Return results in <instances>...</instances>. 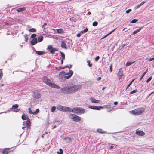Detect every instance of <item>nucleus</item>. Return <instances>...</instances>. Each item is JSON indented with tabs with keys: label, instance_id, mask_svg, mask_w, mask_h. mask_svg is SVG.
I'll return each mask as SVG.
<instances>
[{
	"label": "nucleus",
	"instance_id": "a878e982",
	"mask_svg": "<svg viewBox=\"0 0 154 154\" xmlns=\"http://www.w3.org/2000/svg\"><path fill=\"white\" fill-rule=\"evenodd\" d=\"M67 108H68V109H66V111H68L69 112H74L73 108L72 109H71L70 108L67 107Z\"/></svg>",
	"mask_w": 154,
	"mask_h": 154
},
{
	"label": "nucleus",
	"instance_id": "7c9ffc66",
	"mask_svg": "<svg viewBox=\"0 0 154 154\" xmlns=\"http://www.w3.org/2000/svg\"><path fill=\"white\" fill-rule=\"evenodd\" d=\"M60 53L61 54V56L62 57V59L63 60H65V55L62 52H61V51L60 52Z\"/></svg>",
	"mask_w": 154,
	"mask_h": 154
},
{
	"label": "nucleus",
	"instance_id": "f704fd0d",
	"mask_svg": "<svg viewBox=\"0 0 154 154\" xmlns=\"http://www.w3.org/2000/svg\"><path fill=\"white\" fill-rule=\"evenodd\" d=\"M138 21V20L137 19H133L131 21V23H135L137 22Z\"/></svg>",
	"mask_w": 154,
	"mask_h": 154
},
{
	"label": "nucleus",
	"instance_id": "ddd939ff",
	"mask_svg": "<svg viewBox=\"0 0 154 154\" xmlns=\"http://www.w3.org/2000/svg\"><path fill=\"white\" fill-rule=\"evenodd\" d=\"M28 111L30 114L36 115L39 112V110L38 109H37L35 111L32 112L31 109L30 108H29L28 109Z\"/></svg>",
	"mask_w": 154,
	"mask_h": 154
},
{
	"label": "nucleus",
	"instance_id": "cd10ccee",
	"mask_svg": "<svg viewBox=\"0 0 154 154\" xmlns=\"http://www.w3.org/2000/svg\"><path fill=\"white\" fill-rule=\"evenodd\" d=\"M43 39V37L42 36H41L38 38V42H40L42 41Z\"/></svg>",
	"mask_w": 154,
	"mask_h": 154
},
{
	"label": "nucleus",
	"instance_id": "5fc2aeb1",
	"mask_svg": "<svg viewBox=\"0 0 154 154\" xmlns=\"http://www.w3.org/2000/svg\"><path fill=\"white\" fill-rule=\"evenodd\" d=\"M76 36L78 37H79L81 36V34L80 33H78L76 35Z\"/></svg>",
	"mask_w": 154,
	"mask_h": 154
},
{
	"label": "nucleus",
	"instance_id": "6ab92c4d",
	"mask_svg": "<svg viewBox=\"0 0 154 154\" xmlns=\"http://www.w3.org/2000/svg\"><path fill=\"white\" fill-rule=\"evenodd\" d=\"M37 43V40L36 38H34L32 40L30 43L32 45H34Z\"/></svg>",
	"mask_w": 154,
	"mask_h": 154
},
{
	"label": "nucleus",
	"instance_id": "aec40b11",
	"mask_svg": "<svg viewBox=\"0 0 154 154\" xmlns=\"http://www.w3.org/2000/svg\"><path fill=\"white\" fill-rule=\"evenodd\" d=\"M143 27H141L139 29H137L136 30L134 31L132 34V35H135V34L139 32L142 29H143Z\"/></svg>",
	"mask_w": 154,
	"mask_h": 154
},
{
	"label": "nucleus",
	"instance_id": "1a4fd4ad",
	"mask_svg": "<svg viewBox=\"0 0 154 154\" xmlns=\"http://www.w3.org/2000/svg\"><path fill=\"white\" fill-rule=\"evenodd\" d=\"M61 92L65 94L70 93L69 87L66 86L62 88L61 89Z\"/></svg>",
	"mask_w": 154,
	"mask_h": 154
},
{
	"label": "nucleus",
	"instance_id": "338daca9",
	"mask_svg": "<svg viewBox=\"0 0 154 154\" xmlns=\"http://www.w3.org/2000/svg\"><path fill=\"white\" fill-rule=\"evenodd\" d=\"M126 44H123V45H122V47H124L126 45Z\"/></svg>",
	"mask_w": 154,
	"mask_h": 154
},
{
	"label": "nucleus",
	"instance_id": "39448f33",
	"mask_svg": "<svg viewBox=\"0 0 154 154\" xmlns=\"http://www.w3.org/2000/svg\"><path fill=\"white\" fill-rule=\"evenodd\" d=\"M81 88V86L79 85H75L71 87H69L70 93H74L77 91Z\"/></svg>",
	"mask_w": 154,
	"mask_h": 154
},
{
	"label": "nucleus",
	"instance_id": "f03ea898",
	"mask_svg": "<svg viewBox=\"0 0 154 154\" xmlns=\"http://www.w3.org/2000/svg\"><path fill=\"white\" fill-rule=\"evenodd\" d=\"M43 82L49 86L53 88L59 89L60 87L57 85L52 83L51 81L46 76H44L43 78Z\"/></svg>",
	"mask_w": 154,
	"mask_h": 154
},
{
	"label": "nucleus",
	"instance_id": "72a5a7b5",
	"mask_svg": "<svg viewBox=\"0 0 154 154\" xmlns=\"http://www.w3.org/2000/svg\"><path fill=\"white\" fill-rule=\"evenodd\" d=\"M88 31V28H86L84 29L81 32V33L82 34H83L87 32Z\"/></svg>",
	"mask_w": 154,
	"mask_h": 154
},
{
	"label": "nucleus",
	"instance_id": "680f3d73",
	"mask_svg": "<svg viewBox=\"0 0 154 154\" xmlns=\"http://www.w3.org/2000/svg\"><path fill=\"white\" fill-rule=\"evenodd\" d=\"M113 146L112 145H111L110 146V149H113Z\"/></svg>",
	"mask_w": 154,
	"mask_h": 154
},
{
	"label": "nucleus",
	"instance_id": "ea45409f",
	"mask_svg": "<svg viewBox=\"0 0 154 154\" xmlns=\"http://www.w3.org/2000/svg\"><path fill=\"white\" fill-rule=\"evenodd\" d=\"M137 91H138L137 89L135 90H134L132 91L129 94H132L135 93L137 92Z\"/></svg>",
	"mask_w": 154,
	"mask_h": 154
},
{
	"label": "nucleus",
	"instance_id": "393cba45",
	"mask_svg": "<svg viewBox=\"0 0 154 154\" xmlns=\"http://www.w3.org/2000/svg\"><path fill=\"white\" fill-rule=\"evenodd\" d=\"M44 52L42 51H36V53L38 55H42Z\"/></svg>",
	"mask_w": 154,
	"mask_h": 154
},
{
	"label": "nucleus",
	"instance_id": "c9c22d12",
	"mask_svg": "<svg viewBox=\"0 0 154 154\" xmlns=\"http://www.w3.org/2000/svg\"><path fill=\"white\" fill-rule=\"evenodd\" d=\"M59 151H60V152H57V153L58 154H62L63 153V150L61 149V148H60L59 149Z\"/></svg>",
	"mask_w": 154,
	"mask_h": 154
},
{
	"label": "nucleus",
	"instance_id": "49530a36",
	"mask_svg": "<svg viewBox=\"0 0 154 154\" xmlns=\"http://www.w3.org/2000/svg\"><path fill=\"white\" fill-rule=\"evenodd\" d=\"M152 79V77L151 76L149 77L146 80V82L148 83Z\"/></svg>",
	"mask_w": 154,
	"mask_h": 154
},
{
	"label": "nucleus",
	"instance_id": "3c124183",
	"mask_svg": "<svg viewBox=\"0 0 154 154\" xmlns=\"http://www.w3.org/2000/svg\"><path fill=\"white\" fill-rule=\"evenodd\" d=\"M116 29V28H115V29H113L112 31H111L109 33H108L107 34L108 35H109L111 34Z\"/></svg>",
	"mask_w": 154,
	"mask_h": 154
},
{
	"label": "nucleus",
	"instance_id": "4468645a",
	"mask_svg": "<svg viewBox=\"0 0 154 154\" xmlns=\"http://www.w3.org/2000/svg\"><path fill=\"white\" fill-rule=\"evenodd\" d=\"M11 151L10 150V148H6L4 149L2 151V153L3 154H8L10 152H11Z\"/></svg>",
	"mask_w": 154,
	"mask_h": 154
},
{
	"label": "nucleus",
	"instance_id": "8fccbe9b",
	"mask_svg": "<svg viewBox=\"0 0 154 154\" xmlns=\"http://www.w3.org/2000/svg\"><path fill=\"white\" fill-rule=\"evenodd\" d=\"M100 58V57L99 56H97L95 58V60L96 61H98Z\"/></svg>",
	"mask_w": 154,
	"mask_h": 154
},
{
	"label": "nucleus",
	"instance_id": "de8ad7c7",
	"mask_svg": "<svg viewBox=\"0 0 154 154\" xmlns=\"http://www.w3.org/2000/svg\"><path fill=\"white\" fill-rule=\"evenodd\" d=\"M104 106L106 108H109L110 106L111 105L109 104L106 105Z\"/></svg>",
	"mask_w": 154,
	"mask_h": 154
},
{
	"label": "nucleus",
	"instance_id": "0e129e2a",
	"mask_svg": "<svg viewBox=\"0 0 154 154\" xmlns=\"http://www.w3.org/2000/svg\"><path fill=\"white\" fill-rule=\"evenodd\" d=\"M45 135V134H43L42 136V138H44V136Z\"/></svg>",
	"mask_w": 154,
	"mask_h": 154
},
{
	"label": "nucleus",
	"instance_id": "20e7f679",
	"mask_svg": "<svg viewBox=\"0 0 154 154\" xmlns=\"http://www.w3.org/2000/svg\"><path fill=\"white\" fill-rule=\"evenodd\" d=\"M145 109L143 107L138 108L131 111L132 113L135 115L141 114L144 111Z\"/></svg>",
	"mask_w": 154,
	"mask_h": 154
},
{
	"label": "nucleus",
	"instance_id": "37998d69",
	"mask_svg": "<svg viewBox=\"0 0 154 154\" xmlns=\"http://www.w3.org/2000/svg\"><path fill=\"white\" fill-rule=\"evenodd\" d=\"M36 36V34L34 33L31 36V38H34Z\"/></svg>",
	"mask_w": 154,
	"mask_h": 154
},
{
	"label": "nucleus",
	"instance_id": "864d4df0",
	"mask_svg": "<svg viewBox=\"0 0 154 154\" xmlns=\"http://www.w3.org/2000/svg\"><path fill=\"white\" fill-rule=\"evenodd\" d=\"M47 25V23H44L43 25L42 26V28L44 30L45 29V28H44V26L45 25Z\"/></svg>",
	"mask_w": 154,
	"mask_h": 154
},
{
	"label": "nucleus",
	"instance_id": "f257e3e1",
	"mask_svg": "<svg viewBox=\"0 0 154 154\" xmlns=\"http://www.w3.org/2000/svg\"><path fill=\"white\" fill-rule=\"evenodd\" d=\"M69 73L70 75L66 76V73L64 71H62L59 74V78L61 81L63 82L64 79H68L71 77L73 74L72 70H69Z\"/></svg>",
	"mask_w": 154,
	"mask_h": 154
},
{
	"label": "nucleus",
	"instance_id": "b1692460",
	"mask_svg": "<svg viewBox=\"0 0 154 154\" xmlns=\"http://www.w3.org/2000/svg\"><path fill=\"white\" fill-rule=\"evenodd\" d=\"M134 62V61H133V62H127L125 64V66H129L130 65H131Z\"/></svg>",
	"mask_w": 154,
	"mask_h": 154
},
{
	"label": "nucleus",
	"instance_id": "69168bd1",
	"mask_svg": "<svg viewBox=\"0 0 154 154\" xmlns=\"http://www.w3.org/2000/svg\"><path fill=\"white\" fill-rule=\"evenodd\" d=\"M63 60V59H62V60H61V64H62L63 63V60Z\"/></svg>",
	"mask_w": 154,
	"mask_h": 154
},
{
	"label": "nucleus",
	"instance_id": "0eeeda50",
	"mask_svg": "<svg viewBox=\"0 0 154 154\" xmlns=\"http://www.w3.org/2000/svg\"><path fill=\"white\" fill-rule=\"evenodd\" d=\"M32 97L36 99H39L41 97V92L38 90L34 91L33 92Z\"/></svg>",
	"mask_w": 154,
	"mask_h": 154
},
{
	"label": "nucleus",
	"instance_id": "4be33fe9",
	"mask_svg": "<svg viewBox=\"0 0 154 154\" xmlns=\"http://www.w3.org/2000/svg\"><path fill=\"white\" fill-rule=\"evenodd\" d=\"M97 131L100 133H105L106 132V131H104L102 129H98L97 130Z\"/></svg>",
	"mask_w": 154,
	"mask_h": 154
},
{
	"label": "nucleus",
	"instance_id": "e2e57ef3",
	"mask_svg": "<svg viewBox=\"0 0 154 154\" xmlns=\"http://www.w3.org/2000/svg\"><path fill=\"white\" fill-rule=\"evenodd\" d=\"M114 104L115 105H116L118 104V102H116H116H114Z\"/></svg>",
	"mask_w": 154,
	"mask_h": 154
},
{
	"label": "nucleus",
	"instance_id": "6e6552de",
	"mask_svg": "<svg viewBox=\"0 0 154 154\" xmlns=\"http://www.w3.org/2000/svg\"><path fill=\"white\" fill-rule=\"evenodd\" d=\"M73 110L74 113L78 114H83L85 112V109L77 107L74 108Z\"/></svg>",
	"mask_w": 154,
	"mask_h": 154
},
{
	"label": "nucleus",
	"instance_id": "2eb2a0df",
	"mask_svg": "<svg viewBox=\"0 0 154 154\" xmlns=\"http://www.w3.org/2000/svg\"><path fill=\"white\" fill-rule=\"evenodd\" d=\"M19 106V105L17 104H15L13 105L12 107L11 108V109H17V110L14 111L15 112H18L19 110V109H17Z\"/></svg>",
	"mask_w": 154,
	"mask_h": 154
},
{
	"label": "nucleus",
	"instance_id": "e433bc0d",
	"mask_svg": "<svg viewBox=\"0 0 154 154\" xmlns=\"http://www.w3.org/2000/svg\"><path fill=\"white\" fill-rule=\"evenodd\" d=\"M98 23L97 21H95L93 22L92 25L94 26H96L98 25Z\"/></svg>",
	"mask_w": 154,
	"mask_h": 154
},
{
	"label": "nucleus",
	"instance_id": "9d476101",
	"mask_svg": "<svg viewBox=\"0 0 154 154\" xmlns=\"http://www.w3.org/2000/svg\"><path fill=\"white\" fill-rule=\"evenodd\" d=\"M52 45H49L48 48L51 54H54V52L57 51V49L55 48H53Z\"/></svg>",
	"mask_w": 154,
	"mask_h": 154
},
{
	"label": "nucleus",
	"instance_id": "dca6fc26",
	"mask_svg": "<svg viewBox=\"0 0 154 154\" xmlns=\"http://www.w3.org/2000/svg\"><path fill=\"white\" fill-rule=\"evenodd\" d=\"M122 68H120L119 71V74L118 75V77L119 79V80L120 79L122 78V76L124 74L122 71L121 72V70Z\"/></svg>",
	"mask_w": 154,
	"mask_h": 154
},
{
	"label": "nucleus",
	"instance_id": "13d9d810",
	"mask_svg": "<svg viewBox=\"0 0 154 154\" xmlns=\"http://www.w3.org/2000/svg\"><path fill=\"white\" fill-rule=\"evenodd\" d=\"M101 77H98L97 78V81H99L101 80Z\"/></svg>",
	"mask_w": 154,
	"mask_h": 154
},
{
	"label": "nucleus",
	"instance_id": "f3484780",
	"mask_svg": "<svg viewBox=\"0 0 154 154\" xmlns=\"http://www.w3.org/2000/svg\"><path fill=\"white\" fill-rule=\"evenodd\" d=\"M92 102L94 103H99L100 102V100H96L94 98L92 97L90 99Z\"/></svg>",
	"mask_w": 154,
	"mask_h": 154
},
{
	"label": "nucleus",
	"instance_id": "f8f14e48",
	"mask_svg": "<svg viewBox=\"0 0 154 154\" xmlns=\"http://www.w3.org/2000/svg\"><path fill=\"white\" fill-rule=\"evenodd\" d=\"M57 109L59 110L65 112L66 110V109H68V108H67L66 107L60 105L57 107Z\"/></svg>",
	"mask_w": 154,
	"mask_h": 154
},
{
	"label": "nucleus",
	"instance_id": "2f4dec72",
	"mask_svg": "<svg viewBox=\"0 0 154 154\" xmlns=\"http://www.w3.org/2000/svg\"><path fill=\"white\" fill-rule=\"evenodd\" d=\"M29 31L31 32H36V29L35 28H32L29 29Z\"/></svg>",
	"mask_w": 154,
	"mask_h": 154
},
{
	"label": "nucleus",
	"instance_id": "052dcab7",
	"mask_svg": "<svg viewBox=\"0 0 154 154\" xmlns=\"http://www.w3.org/2000/svg\"><path fill=\"white\" fill-rule=\"evenodd\" d=\"M91 14V12L90 11H88V12H87V15H90Z\"/></svg>",
	"mask_w": 154,
	"mask_h": 154
},
{
	"label": "nucleus",
	"instance_id": "5701e85b",
	"mask_svg": "<svg viewBox=\"0 0 154 154\" xmlns=\"http://www.w3.org/2000/svg\"><path fill=\"white\" fill-rule=\"evenodd\" d=\"M61 47L66 48V44L64 42H62L61 43Z\"/></svg>",
	"mask_w": 154,
	"mask_h": 154
},
{
	"label": "nucleus",
	"instance_id": "423d86ee",
	"mask_svg": "<svg viewBox=\"0 0 154 154\" xmlns=\"http://www.w3.org/2000/svg\"><path fill=\"white\" fill-rule=\"evenodd\" d=\"M69 116L70 119L74 121L79 122L80 121L81 119L80 117L73 114H70Z\"/></svg>",
	"mask_w": 154,
	"mask_h": 154
},
{
	"label": "nucleus",
	"instance_id": "a18cd8bd",
	"mask_svg": "<svg viewBox=\"0 0 154 154\" xmlns=\"http://www.w3.org/2000/svg\"><path fill=\"white\" fill-rule=\"evenodd\" d=\"M110 68V72H111L112 70V64H111L109 67Z\"/></svg>",
	"mask_w": 154,
	"mask_h": 154
},
{
	"label": "nucleus",
	"instance_id": "bb28decb",
	"mask_svg": "<svg viewBox=\"0 0 154 154\" xmlns=\"http://www.w3.org/2000/svg\"><path fill=\"white\" fill-rule=\"evenodd\" d=\"M148 71V70H147L145 72L143 73V74H142L141 77L140 79H139V81H140L142 79H143V78L144 77L146 74L147 72Z\"/></svg>",
	"mask_w": 154,
	"mask_h": 154
},
{
	"label": "nucleus",
	"instance_id": "09e8293b",
	"mask_svg": "<svg viewBox=\"0 0 154 154\" xmlns=\"http://www.w3.org/2000/svg\"><path fill=\"white\" fill-rule=\"evenodd\" d=\"M87 63H88V65L89 67H91L92 66V64H90V61H88Z\"/></svg>",
	"mask_w": 154,
	"mask_h": 154
},
{
	"label": "nucleus",
	"instance_id": "774afa93",
	"mask_svg": "<svg viewBox=\"0 0 154 154\" xmlns=\"http://www.w3.org/2000/svg\"><path fill=\"white\" fill-rule=\"evenodd\" d=\"M66 75H70V74L69 73H69H67L66 74Z\"/></svg>",
	"mask_w": 154,
	"mask_h": 154
},
{
	"label": "nucleus",
	"instance_id": "9b49d317",
	"mask_svg": "<svg viewBox=\"0 0 154 154\" xmlns=\"http://www.w3.org/2000/svg\"><path fill=\"white\" fill-rule=\"evenodd\" d=\"M135 134L137 135L143 136L145 135V133L143 131L140 130L138 129L136 130Z\"/></svg>",
	"mask_w": 154,
	"mask_h": 154
},
{
	"label": "nucleus",
	"instance_id": "bf43d9fd",
	"mask_svg": "<svg viewBox=\"0 0 154 154\" xmlns=\"http://www.w3.org/2000/svg\"><path fill=\"white\" fill-rule=\"evenodd\" d=\"M131 83H130L128 84V85H127V88H127V89L128 88H129V87H130V85H131Z\"/></svg>",
	"mask_w": 154,
	"mask_h": 154
},
{
	"label": "nucleus",
	"instance_id": "603ef678",
	"mask_svg": "<svg viewBox=\"0 0 154 154\" xmlns=\"http://www.w3.org/2000/svg\"><path fill=\"white\" fill-rule=\"evenodd\" d=\"M131 9H129L126 11V12L127 13H129L130 11H131Z\"/></svg>",
	"mask_w": 154,
	"mask_h": 154
},
{
	"label": "nucleus",
	"instance_id": "58836bf2",
	"mask_svg": "<svg viewBox=\"0 0 154 154\" xmlns=\"http://www.w3.org/2000/svg\"><path fill=\"white\" fill-rule=\"evenodd\" d=\"M3 71L2 69H0V77L2 78L3 76Z\"/></svg>",
	"mask_w": 154,
	"mask_h": 154
},
{
	"label": "nucleus",
	"instance_id": "4c0bfd02",
	"mask_svg": "<svg viewBox=\"0 0 154 154\" xmlns=\"http://www.w3.org/2000/svg\"><path fill=\"white\" fill-rule=\"evenodd\" d=\"M56 109V107L55 106H53L51 107V112H54Z\"/></svg>",
	"mask_w": 154,
	"mask_h": 154
},
{
	"label": "nucleus",
	"instance_id": "a19ab883",
	"mask_svg": "<svg viewBox=\"0 0 154 154\" xmlns=\"http://www.w3.org/2000/svg\"><path fill=\"white\" fill-rule=\"evenodd\" d=\"M72 67V65H69V66H68L67 65L66 66H65V67L62 68V69H64V68H69V69H70V68H71Z\"/></svg>",
	"mask_w": 154,
	"mask_h": 154
},
{
	"label": "nucleus",
	"instance_id": "c85d7f7f",
	"mask_svg": "<svg viewBox=\"0 0 154 154\" xmlns=\"http://www.w3.org/2000/svg\"><path fill=\"white\" fill-rule=\"evenodd\" d=\"M57 33H61L63 32V30L61 28H60L57 29Z\"/></svg>",
	"mask_w": 154,
	"mask_h": 154
},
{
	"label": "nucleus",
	"instance_id": "c756f323",
	"mask_svg": "<svg viewBox=\"0 0 154 154\" xmlns=\"http://www.w3.org/2000/svg\"><path fill=\"white\" fill-rule=\"evenodd\" d=\"M24 37L25 38V41L27 42L28 40V35L27 34H25L24 35Z\"/></svg>",
	"mask_w": 154,
	"mask_h": 154
},
{
	"label": "nucleus",
	"instance_id": "473e14b6",
	"mask_svg": "<svg viewBox=\"0 0 154 154\" xmlns=\"http://www.w3.org/2000/svg\"><path fill=\"white\" fill-rule=\"evenodd\" d=\"M145 3V2L143 1L140 4L137 5V7H136V8H139L141 6L143 5Z\"/></svg>",
	"mask_w": 154,
	"mask_h": 154
},
{
	"label": "nucleus",
	"instance_id": "7ed1b4c3",
	"mask_svg": "<svg viewBox=\"0 0 154 154\" xmlns=\"http://www.w3.org/2000/svg\"><path fill=\"white\" fill-rule=\"evenodd\" d=\"M22 119L23 120H27L26 126L27 127V129H30L31 122L30 119L27 117V115L23 114L22 116Z\"/></svg>",
	"mask_w": 154,
	"mask_h": 154
},
{
	"label": "nucleus",
	"instance_id": "a211bd4d",
	"mask_svg": "<svg viewBox=\"0 0 154 154\" xmlns=\"http://www.w3.org/2000/svg\"><path fill=\"white\" fill-rule=\"evenodd\" d=\"M26 10V8L23 7L17 8V9L16 11L18 12H22Z\"/></svg>",
	"mask_w": 154,
	"mask_h": 154
},
{
	"label": "nucleus",
	"instance_id": "412c9836",
	"mask_svg": "<svg viewBox=\"0 0 154 154\" xmlns=\"http://www.w3.org/2000/svg\"><path fill=\"white\" fill-rule=\"evenodd\" d=\"M64 140H65V141L67 143H69L71 142L72 141L71 138L69 137H66L64 138Z\"/></svg>",
	"mask_w": 154,
	"mask_h": 154
},
{
	"label": "nucleus",
	"instance_id": "6e6d98bb",
	"mask_svg": "<svg viewBox=\"0 0 154 154\" xmlns=\"http://www.w3.org/2000/svg\"><path fill=\"white\" fill-rule=\"evenodd\" d=\"M108 35L107 34H106V35H105L102 38H101V39H103L104 38H105L106 37H107V36H108Z\"/></svg>",
	"mask_w": 154,
	"mask_h": 154
},
{
	"label": "nucleus",
	"instance_id": "79ce46f5",
	"mask_svg": "<svg viewBox=\"0 0 154 154\" xmlns=\"http://www.w3.org/2000/svg\"><path fill=\"white\" fill-rule=\"evenodd\" d=\"M95 110H99L100 108H102L103 107L102 106H95Z\"/></svg>",
	"mask_w": 154,
	"mask_h": 154
},
{
	"label": "nucleus",
	"instance_id": "4d7b16f0",
	"mask_svg": "<svg viewBox=\"0 0 154 154\" xmlns=\"http://www.w3.org/2000/svg\"><path fill=\"white\" fill-rule=\"evenodd\" d=\"M154 60V57H153L152 58H149V61H152L153 60Z\"/></svg>",
	"mask_w": 154,
	"mask_h": 154
},
{
	"label": "nucleus",
	"instance_id": "c03bdc74",
	"mask_svg": "<svg viewBox=\"0 0 154 154\" xmlns=\"http://www.w3.org/2000/svg\"><path fill=\"white\" fill-rule=\"evenodd\" d=\"M89 108H91L92 109H95V106H90L89 107Z\"/></svg>",
	"mask_w": 154,
	"mask_h": 154
}]
</instances>
